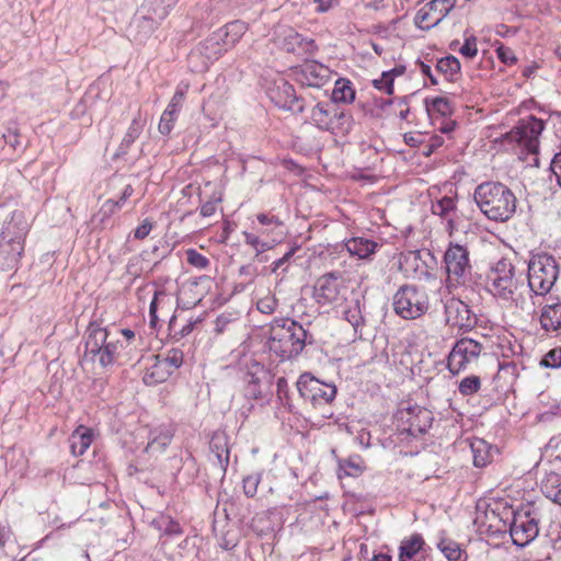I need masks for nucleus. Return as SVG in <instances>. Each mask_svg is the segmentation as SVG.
Segmentation results:
<instances>
[{
  "label": "nucleus",
  "mask_w": 561,
  "mask_h": 561,
  "mask_svg": "<svg viewBox=\"0 0 561 561\" xmlns=\"http://www.w3.org/2000/svg\"><path fill=\"white\" fill-rule=\"evenodd\" d=\"M311 322L299 323L289 318H275L270 323L266 345L280 362L297 358L307 345H313L316 337Z\"/></svg>",
  "instance_id": "obj_1"
},
{
  "label": "nucleus",
  "mask_w": 561,
  "mask_h": 561,
  "mask_svg": "<svg viewBox=\"0 0 561 561\" xmlns=\"http://www.w3.org/2000/svg\"><path fill=\"white\" fill-rule=\"evenodd\" d=\"M84 355L104 369L130 359L128 352H125L123 340L118 337V332H112V329L103 327L98 320H91L87 327Z\"/></svg>",
  "instance_id": "obj_2"
},
{
  "label": "nucleus",
  "mask_w": 561,
  "mask_h": 561,
  "mask_svg": "<svg viewBox=\"0 0 561 561\" xmlns=\"http://www.w3.org/2000/svg\"><path fill=\"white\" fill-rule=\"evenodd\" d=\"M480 210L497 222L507 221L516 211L517 198L510 187L501 182L488 181L479 184L473 194Z\"/></svg>",
  "instance_id": "obj_3"
},
{
  "label": "nucleus",
  "mask_w": 561,
  "mask_h": 561,
  "mask_svg": "<svg viewBox=\"0 0 561 561\" xmlns=\"http://www.w3.org/2000/svg\"><path fill=\"white\" fill-rule=\"evenodd\" d=\"M310 119L318 129L336 136L350 134L354 124L352 114L331 101L318 102L311 110Z\"/></svg>",
  "instance_id": "obj_4"
},
{
  "label": "nucleus",
  "mask_w": 561,
  "mask_h": 561,
  "mask_svg": "<svg viewBox=\"0 0 561 561\" xmlns=\"http://www.w3.org/2000/svg\"><path fill=\"white\" fill-rule=\"evenodd\" d=\"M560 274L556 257L546 252L534 254L528 263V287L535 296H546Z\"/></svg>",
  "instance_id": "obj_5"
},
{
  "label": "nucleus",
  "mask_w": 561,
  "mask_h": 561,
  "mask_svg": "<svg viewBox=\"0 0 561 561\" xmlns=\"http://www.w3.org/2000/svg\"><path fill=\"white\" fill-rule=\"evenodd\" d=\"M428 308V296L423 287L405 284L400 286L393 296V310L402 319H417L422 317Z\"/></svg>",
  "instance_id": "obj_6"
},
{
  "label": "nucleus",
  "mask_w": 561,
  "mask_h": 561,
  "mask_svg": "<svg viewBox=\"0 0 561 561\" xmlns=\"http://www.w3.org/2000/svg\"><path fill=\"white\" fill-rule=\"evenodd\" d=\"M545 129V122L534 115L520 118L517 124L504 135V140L516 144L523 152L537 154L539 136Z\"/></svg>",
  "instance_id": "obj_7"
},
{
  "label": "nucleus",
  "mask_w": 561,
  "mask_h": 561,
  "mask_svg": "<svg viewBox=\"0 0 561 561\" xmlns=\"http://www.w3.org/2000/svg\"><path fill=\"white\" fill-rule=\"evenodd\" d=\"M447 287L467 286L472 266L467 247L450 242L444 254Z\"/></svg>",
  "instance_id": "obj_8"
},
{
  "label": "nucleus",
  "mask_w": 561,
  "mask_h": 561,
  "mask_svg": "<svg viewBox=\"0 0 561 561\" xmlns=\"http://www.w3.org/2000/svg\"><path fill=\"white\" fill-rule=\"evenodd\" d=\"M299 396L306 403L311 404L313 409H322L330 405L336 397V387L333 383H327L310 373H304L297 380Z\"/></svg>",
  "instance_id": "obj_9"
},
{
  "label": "nucleus",
  "mask_w": 561,
  "mask_h": 561,
  "mask_svg": "<svg viewBox=\"0 0 561 561\" xmlns=\"http://www.w3.org/2000/svg\"><path fill=\"white\" fill-rule=\"evenodd\" d=\"M488 290L503 300H512L517 289L515 266L507 259H501L488 275Z\"/></svg>",
  "instance_id": "obj_10"
},
{
  "label": "nucleus",
  "mask_w": 561,
  "mask_h": 561,
  "mask_svg": "<svg viewBox=\"0 0 561 561\" xmlns=\"http://www.w3.org/2000/svg\"><path fill=\"white\" fill-rule=\"evenodd\" d=\"M538 514L530 508L514 512L510 526L512 541L517 547L530 543L539 534Z\"/></svg>",
  "instance_id": "obj_11"
},
{
  "label": "nucleus",
  "mask_w": 561,
  "mask_h": 561,
  "mask_svg": "<svg viewBox=\"0 0 561 561\" xmlns=\"http://www.w3.org/2000/svg\"><path fill=\"white\" fill-rule=\"evenodd\" d=\"M482 345L473 339L462 337L454 344L447 357V368L453 375L466 370L476 363L482 352Z\"/></svg>",
  "instance_id": "obj_12"
},
{
  "label": "nucleus",
  "mask_w": 561,
  "mask_h": 561,
  "mask_svg": "<svg viewBox=\"0 0 561 561\" xmlns=\"http://www.w3.org/2000/svg\"><path fill=\"white\" fill-rule=\"evenodd\" d=\"M456 0H433L427 5L420 9L414 18L416 27L421 30H431L440 23L454 9Z\"/></svg>",
  "instance_id": "obj_13"
},
{
  "label": "nucleus",
  "mask_w": 561,
  "mask_h": 561,
  "mask_svg": "<svg viewBox=\"0 0 561 561\" xmlns=\"http://www.w3.org/2000/svg\"><path fill=\"white\" fill-rule=\"evenodd\" d=\"M271 101L279 108L290 111L294 114H301L305 111V100L296 94L293 84L280 80L270 90Z\"/></svg>",
  "instance_id": "obj_14"
},
{
  "label": "nucleus",
  "mask_w": 561,
  "mask_h": 561,
  "mask_svg": "<svg viewBox=\"0 0 561 561\" xmlns=\"http://www.w3.org/2000/svg\"><path fill=\"white\" fill-rule=\"evenodd\" d=\"M445 316L447 324L459 329L470 330L477 323V318L469 306L456 297L446 300Z\"/></svg>",
  "instance_id": "obj_15"
},
{
  "label": "nucleus",
  "mask_w": 561,
  "mask_h": 561,
  "mask_svg": "<svg viewBox=\"0 0 561 561\" xmlns=\"http://www.w3.org/2000/svg\"><path fill=\"white\" fill-rule=\"evenodd\" d=\"M295 75L301 85L321 88L331 79L332 72L329 67L318 61H310L302 65Z\"/></svg>",
  "instance_id": "obj_16"
},
{
  "label": "nucleus",
  "mask_w": 561,
  "mask_h": 561,
  "mask_svg": "<svg viewBox=\"0 0 561 561\" xmlns=\"http://www.w3.org/2000/svg\"><path fill=\"white\" fill-rule=\"evenodd\" d=\"M165 18H158L154 13L144 11L142 4L133 19L129 31L137 43H144L157 30L161 21Z\"/></svg>",
  "instance_id": "obj_17"
},
{
  "label": "nucleus",
  "mask_w": 561,
  "mask_h": 561,
  "mask_svg": "<svg viewBox=\"0 0 561 561\" xmlns=\"http://www.w3.org/2000/svg\"><path fill=\"white\" fill-rule=\"evenodd\" d=\"M271 379L270 373L265 367L252 362L244 375L245 388L244 396L248 399L259 400L264 397L262 386L268 383Z\"/></svg>",
  "instance_id": "obj_18"
},
{
  "label": "nucleus",
  "mask_w": 561,
  "mask_h": 561,
  "mask_svg": "<svg viewBox=\"0 0 561 561\" xmlns=\"http://www.w3.org/2000/svg\"><path fill=\"white\" fill-rule=\"evenodd\" d=\"M30 222L25 213L21 209H15L3 221L0 238L24 243Z\"/></svg>",
  "instance_id": "obj_19"
},
{
  "label": "nucleus",
  "mask_w": 561,
  "mask_h": 561,
  "mask_svg": "<svg viewBox=\"0 0 561 561\" xmlns=\"http://www.w3.org/2000/svg\"><path fill=\"white\" fill-rule=\"evenodd\" d=\"M312 297L321 306L334 302L339 297L337 278L332 274L318 278L313 286Z\"/></svg>",
  "instance_id": "obj_20"
},
{
  "label": "nucleus",
  "mask_w": 561,
  "mask_h": 561,
  "mask_svg": "<svg viewBox=\"0 0 561 561\" xmlns=\"http://www.w3.org/2000/svg\"><path fill=\"white\" fill-rule=\"evenodd\" d=\"M24 252V243L0 238V270L15 271Z\"/></svg>",
  "instance_id": "obj_21"
},
{
  "label": "nucleus",
  "mask_w": 561,
  "mask_h": 561,
  "mask_svg": "<svg viewBox=\"0 0 561 561\" xmlns=\"http://www.w3.org/2000/svg\"><path fill=\"white\" fill-rule=\"evenodd\" d=\"M407 414V422L409 423L408 432L412 436L425 434L434 421L432 411L419 405L409 407Z\"/></svg>",
  "instance_id": "obj_22"
},
{
  "label": "nucleus",
  "mask_w": 561,
  "mask_h": 561,
  "mask_svg": "<svg viewBox=\"0 0 561 561\" xmlns=\"http://www.w3.org/2000/svg\"><path fill=\"white\" fill-rule=\"evenodd\" d=\"M227 50L229 49L221 39V35L216 31L206 39L201 42L195 48H193L192 58H196V56H204L203 60H208L210 64H213Z\"/></svg>",
  "instance_id": "obj_23"
},
{
  "label": "nucleus",
  "mask_w": 561,
  "mask_h": 561,
  "mask_svg": "<svg viewBox=\"0 0 561 561\" xmlns=\"http://www.w3.org/2000/svg\"><path fill=\"white\" fill-rule=\"evenodd\" d=\"M283 48L287 53L298 55H313L318 50L314 39L305 37L291 28H289L284 36Z\"/></svg>",
  "instance_id": "obj_24"
},
{
  "label": "nucleus",
  "mask_w": 561,
  "mask_h": 561,
  "mask_svg": "<svg viewBox=\"0 0 561 561\" xmlns=\"http://www.w3.org/2000/svg\"><path fill=\"white\" fill-rule=\"evenodd\" d=\"M209 449L215 457L216 465L219 467L222 477H225L230 456L228 436L224 432L214 433L209 442Z\"/></svg>",
  "instance_id": "obj_25"
},
{
  "label": "nucleus",
  "mask_w": 561,
  "mask_h": 561,
  "mask_svg": "<svg viewBox=\"0 0 561 561\" xmlns=\"http://www.w3.org/2000/svg\"><path fill=\"white\" fill-rule=\"evenodd\" d=\"M174 427L172 425H159L149 432L148 444L145 448L147 453H162L171 444L174 437Z\"/></svg>",
  "instance_id": "obj_26"
},
{
  "label": "nucleus",
  "mask_w": 561,
  "mask_h": 561,
  "mask_svg": "<svg viewBox=\"0 0 561 561\" xmlns=\"http://www.w3.org/2000/svg\"><path fill=\"white\" fill-rule=\"evenodd\" d=\"M541 329L547 333H558L561 330V301L546 304L539 317Z\"/></svg>",
  "instance_id": "obj_27"
},
{
  "label": "nucleus",
  "mask_w": 561,
  "mask_h": 561,
  "mask_svg": "<svg viewBox=\"0 0 561 561\" xmlns=\"http://www.w3.org/2000/svg\"><path fill=\"white\" fill-rule=\"evenodd\" d=\"M343 314L344 319L353 327L355 335L362 339L366 318L359 300L351 301L343 311Z\"/></svg>",
  "instance_id": "obj_28"
},
{
  "label": "nucleus",
  "mask_w": 561,
  "mask_h": 561,
  "mask_svg": "<svg viewBox=\"0 0 561 561\" xmlns=\"http://www.w3.org/2000/svg\"><path fill=\"white\" fill-rule=\"evenodd\" d=\"M345 247L351 255L358 256L359 259H368L375 253L378 243L368 238L354 237L345 242Z\"/></svg>",
  "instance_id": "obj_29"
},
{
  "label": "nucleus",
  "mask_w": 561,
  "mask_h": 561,
  "mask_svg": "<svg viewBox=\"0 0 561 561\" xmlns=\"http://www.w3.org/2000/svg\"><path fill=\"white\" fill-rule=\"evenodd\" d=\"M92 440V431L84 426H79L69 437V445L72 455L82 456L90 447Z\"/></svg>",
  "instance_id": "obj_30"
},
{
  "label": "nucleus",
  "mask_w": 561,
  "mask_h": 561,
  "mask_svg": "<svg viewBox=\"0 0 561 561\" xmlns=\"http://www.w3.org/2000/svg\"><path fill=\"white\" fill-rule=\"evenodd\" d=\"M542 494L553 503L561 506V474L557 472L547 473L541 482Z\"/></svg>",
  "instance_id": "obj_31"
},
{
  "label": "nucleus",
  "mask_w": 561,
  "mask_h": 561,
  "mask_svg": "<svg viewBox=\"0 0 561 561\" xmlns=\"http://www.w3.org/2000/svg\"><path fill=\"white\" fill-rule=\"evenodd\" d=\"M400 268L407 273L412 270L414 273L413 276L419 278H427L431 275L425 263L421 259L420 251H412L403 255L402 260L400 261Z\"/></svg>",
  "instance_id": "obj_32"
},
{
  "label": "nucleus",
  "mask_w": 561,
  "mask_h": 561,
  "mask_svg": "<svg viewBox=\"0 0 561 561\" xmlns=\"http://www.w3.org/2000/svg\"><path fill=\"white\" fill-rule=\"evenodd\" d=\"M400 268L407 273L412 270L414 273L413 276L419 278H427L431 275L425 263L421 259L420 251H412L403 255L402 260L400 261Z\"/></svg>",
  "instance_id": "obj_33"
},
{
  "label": "nucleus",
  "mask_w": 561,
  "mask_h": 561,
  "mask_svg": "<svg viewBox=\"0 0 561 561\" xmlns=\"http://www.w3.org/2000/svg\"><path fill=\"white\" fill-rule=\"evenodd\" d=\"M172 374L173 371L160 359V355H157L156 362L147 368L142 380L147 386H153L164 382Z\"/></svg>",
  "instance_id": "obj_34"
},
{
  "label": "nucleus",
  "mask_w": 561,
  "mask_h": 561,
  "mask_svg": "<svg viewBox=\"0 0 561 561\" xmlns=\"http://www.w3.org/2000/svg\"><path fill=\"white\" fill-rule=\"evenodd\" d=\"M247 31V25L242 21H232L220 27L217 33L221 35V39L228 47L232 48Z\"/></svg>",
  "instance_id": "obj_35"
},
{
  "label": "nucleus",
  "mask_w": 561,
  "mask_h": 561,
  "mask_svg": "<svg viewBox=\"0 0 561 561\" xmlns=\"http://www.w3.org/2000/svg\"><path fill=\"white\" fill-rule=\"evenodd\" d=\"M355 100V90L351 80L346 78H339L334 83V89L331 93V102L336 105L339 103L350 104Z\"/></svg>",
  "instance_id": "obj_36"
},
{
  "label": "nucleus",
  "mask_w": 561,
  "mask_h": 561,
  "mask_svg": "<svg viewBox=\"0 0 561 561\" xmlns=\"http://www.w3.org/2000/svg\"><path fill=\"white\" fill-rule=\"evenodd\" d=\"M473 465L477 468H483L492 460V447L482 438H474L470 443Z\"/></svg>",
  "instance_id": "obj_37"
},
{
  "label": "nucleus",
  "mask_w": 561,
  "mask_h": 561,
  "mask_svg": "<svg viewBox=\"0 0 561 561\" xmlns=\"http://www.w3.org/2000/svg\"><path fill=\"white\" fill-rule=\"evenodd\" d=\"M456 210V201L454 197L444 196L432 204V213L447 219L448 229H454V219L450 217Z\"/></svg>",
  "instance_id": "obj_38"
},
{
  "label": "nucleus",
  "mask_w": 561,
  "mask_h": 561,
  "mask_svg": "<svg viewBox=\"0 0 561 561\" xmlns=\"http://www.w3.org/2000/svg\"><path fill=\"white\" fill-rule=\"evenodd\" d=\"M460 61L453 55L445 56L437 60L436 70L445 76L449 82L457 80L460 75Z\"/></svg>",
  "instance_id": "obj_39"
},
{
  "label": "nucleus",
  "mask_w": 561,
  "mask_h": 561,
  "mask_svg": "<svg viewBox=\"0 0 561 561\" xmlns=\"http://www.w3.org/2000/svg\"><path fill=\"white\" fill-rule=\"evenodd\" d=\"M142 130H144V123L141 122L140 117H135L131 121L121 145L118 146L116 156L126 154L129 147L141 135Z\"/></svg>",
  "instance_id": "obj_40"
},
{
  "label": "nucleus",
  "mask_w": 561,
  "mask_h": 561,
  "mask_svg": "<svg viewBox=\"0 0 561 561\" xmlns=\"http://www.w3.org/2000/svg\"><path fill=\"white\" fill-rule=\"evenodd\" d=\"M178 2L179 0H144L142 9L154 13L158 18H167Z\"/></svg>",
  "instance_id": "obj_41"
},
{
  "label": "nucleus",
  "mask_w": 561,
  "mask_h": 561,
  "mask_svg": "<svg viewBox=\"0 0 561 561\" xmlns=\"http://www.w3.org/2000/svg\"><path fill=\"white\" fill-rule=\"evenodd\" d=\"M257 222L263 226L257 232L261 234H271L276 229L284 227V221L271 213H261L256 215Z\"/></svg>",
  "instance_id": "obj_42"
},
{
  "label": "nucleus",
  "mask_w": 561,
  "mask_h": 561,
  "mask_svg": "<svg viewBox=\"0 0 561 561\" xmlns=\"http://www.w3.org/2000/svg\"><path fill=\"white\" fill-rule=\"evenodd\" d=\"M426 111L436 112L442 116H448L453 114V106L448 99L443 96H436L433 99H425Z\"/></svg>",
  "instance_id": "obj_43"
},
{
  "label": "nucleus",
  "mask_w": 561,
  "mask_h": 561,
  "mask_svg": "<svg viewBox=\"0 0 561 561\" xmlns=\"http://www.w3.org/2000/svg\"><path fill=\"white\" fill-rule=\"evenodd\" d=\"M364 470L360 457H350L346 460L340 461V472L347 477H358Z\"/></svg>",
  "instance_id": "obj_44"
},
{
  "label": "nucleus",
  "mask_w": 561,
  "mask_h": 561,
  "mask_svg": "<svg viewBox=\"0 0 561 561\" xmlns=\"http://www.w3.org/2000/svg\"><path fill=\"white\" fill-rule=\"evenodd\" d=\"M481 388V379L479 376L471 375L465 377L458 386L459 393L469 397L477 393Z\"/></svg>",
  "instance_id": "obj_45"
},
{
  "label": "nucleus",
  "mask_w": 561,
  "mask_h": 561,
  "mask_svg": "<svg viewBox=\"0 0 561 561\" xmlns=\"http://www.w3.org/2000/svg\"><path fill=\"white\" fill-rule=\"evenodd\" d=\"M183 358V352L179 348H171L165 356L160 355L162 363H164L173 373L182 366Z\"/></svg>",
  "instance_id": "obj_46"
},
{
  "label": "nucleus",
  "mask_w": 561,
  "mask_h": 561,
  "mask_svg": "<svg viewBox=\"0 0 561 561\" xmlns=\"http://www.w3.org/2000/svg\"><path fill=\"white\" fill-rule=\"evenodd\" d=\"M438 548L448 560L457 561L460 559L461 550L457 542L444 539L439 541Z\"/></svg>",
  "instance_id": "obj_47"
},
{
  "label": "nucleus",
  "mask_w": 561,
  "mask_h": 561,
  "mask_svg": "<svg viewBox=\"0 0 561 561\" xmlns=\"http://www.w3.org/2000/svg\"><path fill=\"white\" fill-rule=\"evenodd\" d=\"M185 254L187 263L198 270H205L210 265L209 259L199 253L196 249H187Z\"/></svg>",
  "instance_id": "obj_48"
},
{
  "label": "nucleus",
  "mask_w": 561,
  "mask_h": 561,
  "mask_svg": "<svg viewBox=\"0 0 561 561\" xmlns=\"http://www.w3.org/2000/svg\"><path fill=\"white\" fill-rule=\"evenodd\" d=\"M540 366L545 368H561V346L548 351L540 360Z\"/></svg>",
  "instance_id": "obj_49"
},
{
  "label": "nucleus",
  "mask_w": 561,
  "mask_h": 561,
  "mask_svg": "<svg viewBox=\"0 0 561 561\" xmlns=\"http://www.w3.org/2000/svg\"><path fill=\"white\" fill-rule=\"evenodd\" d=\"M198 322H201L199 318H197L195 320L190 319L185 325H183L179 331H176L175 330L176 317L172 316L170 321H169V330L171 332H173V336L174 337L182 339V337L188 335L193 331V329L196 325V323H198Z\"/></svg>",
  "instance_id": "obj_50"
},
{
  "label": "nucleus",
  "mask_w": 561,
  "mask_h": 561,
  "mask_svg": "<svg viewBox=\"0 0 561 561\" xmlns=\"http://www.w3.org/2000/svg\"><path fill=\"white\" fill-rule=\"evenodd\" d=\"M186 94V88L178 87L164 111L179 115Z\"/></svg>",
  "instance_id": "obj_51"
},
{
  "label": "nucleus",
  "mask_w": 561,
  "mask_h": 561,
  "mask_svg": "<svg viewBox=\"0 0 561 561\" xmlns=\"http://www.w3.org/2000/svg\"><path fill=\"white\" fill-rule=\"evenodd\" d=\"M260 481L261 473H252L243 478V492L248 497H253L256 494Z\"/></svg>",
  "instance_id": "obj_52"
},
{
  "label": "nucleus",
  "mask_w": 561,
  "mask_h": 561,
  "mask_svg": "<svg viewBox=\"0 0 561 561\" xmlns=\"http://www.w3.org/2000/svg\"><path fill=\"white\" fill-rule=\"evenodd\" d=\"M243 237L244 242L255 250L256 256L271 249V245L267 242L261 241L259 236L254 233L245 231L243 232Z\"/></svg>",
  "instance_id": "obj_53"
},
{
  "label": "nucleus",
  "mask_w": 561,
  "mask_h": 561,
  "mask_svg": "<svg viewBox=\"0 0 561 561\" xmlns=\"http://www.w3.org/2000/svg\"><path fill=\"white\" fill-rule=\"evenodd\" d=\"M178 116L179 115L176 114L163 111L158 125L160 134L165 136L169 135L173 130L174 123L178 119Z\"/></svg>",
  "instance_id": "obj_54"
},
{
  "label": "nucleus",
  "mask_w": 561,
  "mask_h": 561,
  "mask_svg": "<svg viewBox=\"0 0 561 561\" xmlns=\"http://www.w3.org/2000/svg\"><path fill=\"white\" fill-rule=\"evenodd\" d=\"M373 85L380 91H385L389 95L393 94V79L390 78L389 72L383 71L379 79H375L373 81Z\"/></svg>",
  "instance_id": "obj_55"
},
{
  "label": "nucleus",
  "mask_w": 561,
  "mask_h": 561,
  "mask_svg": "<svg viewBox=\"0 0 561 561\" xmlns=\"http://www.w3.org/2000/svg\"><path fill=\"white\" fill-rule=\"evenodd\" d=\"M278 306V300L274 296H265L261 298L257 304L256 308L260 312L265 314L273 313Z\"/></svg>",
  "instance_id": "obj_56"
},
{
  "label": "nucleus",
  "mask_w": 561,
  "mask_h": 561,
  "mask_svg": "<svg viewBox=\"0 0 561 561\" xmlns=\"http://www.w3.org/2000/svg\"><path fill=\"white\" fill-rule=\"evenodd\" d=\"M203 12L199 14L198 11H195L193 14V19L196 20L197 24L201 26H210L214 23V19L210 16V3L206 1L202 7Z\"/></svg>",
  "instance_id": "obj_57"
},
{
  "label": "nucleus",
  "mask_w": 561,
  "mask_h": 561,
  "mask_svg": "<svg viewBox=\"0 0 561 561\" xmlns=\"http://www.w3.org/2000/svg\"><path fill=\"white\" fill-rule=\"evenodd\" d=\"M164 297H167V293L164 289H158L154 291L153 298L149 306V317H150V325L151 327H156V323L158 321V316H157L158 302Z\"/></svg>",
  "instance_id": "obj_58"
},
{
  "label": "nucleus",
  "mask_w": 561,
  "mask_h": 561,
  "mask_svg": "<svg viewBox=\"0 0 561 561\" xmlns=\"http://www.w3.org/2000/svg\"><path fill=\"white\" fill-rule=\"evenodd\" d=\"M193 57V49L187 56V62L188 67L193 72H204L208 69L210 62L207 60H203L204 56H196V58Z\"/></svg>",
  "instance_id": "obj_59"
},
{
  "label": "nucleus",
  "mask_w": 561,
  "mask_h": 561,
  "mask_svg": "<svg viewBox=\"0 0 561 561\" xmlns=\"http://www.w3.org/2000/svg\"><path fill=\"white\" fill-rule=\"evenodd\" d=\"M459 53L467 58L476 57L478 54L477 38L473 35L466 37Z\"/></svg>",
  "instance_id": "obj_60"
},
{
  "label": "nucleus",
  "mask_w": 561,
  "mask_h": 561,
  "mask_svg": "<svg viewBox=\"0 0 561 561\" xmlns=\"http://www.w3.org/2000/svg\"><path fill=\"white\" fill-rule=\"evenodd\" d=\"M160 528L162 529L164 535H180L182 533V528L180 524L171 518H164L162 517L159 522Z\"/></svg>",
  "instance_id": "obj_61"
},
{
  "label": "nucleus",
  "mask_w": 561,
  "mask_h": 561,
  "mask_svg": "<svg viewBox=\"0 0 561 561\" xmlns=\"http://www.w3.org/2000/svg\"><path fill=\"white\" fill-rule=\"evenodd\" d=\"M497 58L505 65H513L517 61L514 51L504 45H501L496 49Z\"/></svg>",
  "instance_id": "obj_62"
},
{
  "label": "nucleus",
  "mask_w": 561,
  "mask_h": 561,
  "mask_svg": "<svg viewBox=\"0 0 561 561\" xmlns=\"http://www.w3.org/2000/svg\"><path fill=\"white\" fill-rule=\"evenodd\" d=\"M20 134L15 126L8 127L7 131L3 134V139L7 145H9L13 149H18L20 147L19 140Z\"/></svg>",
  "instance_id": "obj_63"
},
{
  "label": "nucleus",
  "mask_w": 561,
  "mask_h": 561,
  "mask_svg": "<svg viewBox=\"0 0 561 561\" xmlns=\"http://www.w3.org/2000/svg\"><path fill=\"white\" fill-rule=\"evenodd\" d=\"M550 169L554 174L559 186L561 187V151L554 154L550 163Z\"/></svg>",
  "instance_id": "obj_64"
}]
</instances>
